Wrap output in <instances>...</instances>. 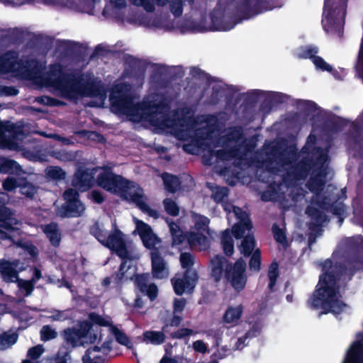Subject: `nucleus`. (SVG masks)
Instances as JSON below:
<instances>
[{"instance_id":"f257e3e1","label":"nucleus","mask_w":363,"mask_h":363,"mask_svg":"<svg viewBox=\"0 0 363 363\" xmlns=\"http://www.w3.org/2000/svg\"><path fill=\"white\" fill-rule=\"evenodd\" d=\"M131 87L127 84H118L110 94V102L113 111L125 115L134 123H141L143 125L152 128L157 133H169L181 140H189L191 143L184 144V151L191 154H201L206 164L216 161L229 160L238 155V149H233L240 143V131L235 130V135L222 140V145L212 141L213 133H210L208 123L201 121L199 124H189L182 120L176 121L167 114V108L161 102L159 95L148 96L141 104L135 103L132 97Z\"/></svg>"},{"instance_id":"f03ea898","label":"nucleus","mask_w":363,"mask_h":363,"mask_svg":"<svg viewBox=\"0 0 363 363\" xmlns=\"http://www.w3.org/2000/svg\"><path fill=\"white\" fill-rule=\"evenodd\" d=\"M97 174V184L105 190L115 194L130 203H135L148 216L157 218L159 213L146 203L143 189L135 183L116 175L108 169L97 168L86 172H77L73 180L74 186L83 191L93 184V174Z\"/></svg>"},{"instance_id":"7ed1b4c3","label":"nucleus","mask_w":363,"mask_h":363,"mask_svg":"<svg viewBox=\"0 0 363 363\" xmlns=\"http://www.w3.org/2000/svg\"><path fill=\"white\" fill-rule=\"evenodd\" d=\"M38 73L30 74L43 86L52 87L62 96L77 99L84 96L96 98L91 106H102L106 100V91L101 82L93 77H82L79 80L72 79L62 74L59 65H52L48 73L38 76Z\"/></svg>"},{"instance_id":"20e7f679","label":"nucleus","mask_w":363,"mask_h":363,"mask_svg":"<svg viewBox=\"0 0 363 363\" xmlns=\"http://www.w3.org/2000/svg\"><path fill=\"white\" fill-rule=\"evenodd\" d=\"M342 267L326 260L323 264V274L313 296L310 299L312 307L321 311L322 313L338 314L344 311L347 305L342 300L337 279Z\"/></svg>"},{"instance_id":"39448f33","label":"nucleus","mask_w":363,"mask_h":363,"mask_svg":"<svg viewBox=\"0 0 363 363\" xmlns=\"http://www.w3.org/2000/svg\"><path fill=\"white\" fill-rule=\"evenodd\" d=\"M194 226L187 238L183 235L177 224L171 223L169 224V230L172 235V245H178L184 242L199 250H205L209 246V241L206 235H210L208 228L209 219L203 216L192 214Z\"/></svg>"},{"instance_id":"423d86ee","label":"nucleus","mask_w":363,"mask_h":363,"mask_svg":"<svg viewBox=\"0 0 363 363\" xmlns=\"http://www.w3.org/2000/svg\"><path fill=\"white\" fill-rule=\"evenodd\" d=\"M222 206L228 213V220L232 216H235L238 219V223L233 225L232 231L237 239L244 237L240 245L238 246L241 254L245 256L250 255L255 248V239L250 233L252 229V224L247 213L240 208L235 207L230 203H222Z\"/></svg>"},{"instance_id":"0eeeda50","label":"nucleus","mask_w":363,"mask_h":363,"mask_svg":"<svg viewBox=\"0 0 363 363\" xmlns=\"http://www.w3.org/2000/svg\"><path fill=\"white\" fill-rule=\"evenodd\" d=\"M91 232L103 245L115 252L121 259H133L137 257L133 253L130 244L126 243L125 235L118 228H113L109 232L102 223H97Z\"/></svg>"},{"instance_id":"6e6552de","label":"nucleus","mask_w":363,"mask_h":363,"mask_svg":"<svg viewBox=\"0 0 363 363\" xmlns=\"http://www.w3.org/2000/svg\"><path fill=\"white\" fill-rule=\"evenodd\" d=\"M345 0H325L323 26L327 32L341 31L345 15Z\"/></svg>"},{"instance_id":"1a4fd4ad","label":"nucleus","mask_w":363,"mask_h":363,"mask_svg":"<svg viewBox=\"0 0 363 363\" xmlns=\"http://www.w3.org/2000/svg\"><path fill=\"white\" fill-rule=\"evenodd\" d=\"M180 262L182 267L186 270L182 277H176L172 279L174 290L177 295L191 292L198 279L196 271L190 268L194 264V257L190 253H182Z\"/></svg>"},{"instance_id":"9d476101","label":"nucleus","mask_w":363,"mask_h":363,"mask_svg":"<svg viewBox=\"0 0 363 363\" xmlns=\"http://www.w3.org/2000/svg\"><path fill=\"white\" fill-rule=\"evenodd\" d=\"M98 328L91 325L87 321H83L79 325V328H68L64 330L65 340L73 347L84 346L86 344L94 343L98 337Z\"/></svg>"},{"instance_id":"9b49d317","label":"nucleus","mask_w":363,"mask_h":363,"mask_svg":"<svg viewBox=\"0 0 363 363\" xmlns=\"http://www.w3.org/2000/svg\"><path fill=\"white\" fill-rule=\"evenodd\" d=\"M8 195L0 192V239L11 238L13 240L16 234L20 235V225L12 213L4 206L8 202Z\"/></svg>"},{"instance_id":"f8f14e48","label":"nucleus","mask_w":363,"mask_h":363,"mask_svg":"<svg viewBox=\"0 0 363 363\" xmlns=\"http://www.w3.org/2000/svg\"><path fill=\"white\" fill-rule=\"evenodd\" d=\"M8 195L0 192V239L11 238L13 240L16 234L20 235V225L12 213L4 206L8 202Z\"/></svg>"},{"instance_id":"ddd939ff","label":"nucleus","mask_w":363,"mask_h":363,"mask_svg":"<svg viewBox=\"0 0 363 363\" xmlns=\"http://www.w3.org/2000/svg\"><path fill=\"white\" fill-rule=\"evenodd\" d=\"M245 262L240 259L233 265L226 269L225 279L237 292L242 291L246 286L247 277L245 274Z\"/></svg>"},{"instance_id":"4468645a","label":"nucleus","mask_w":363,"mask_h":363,"mask_svg":"<svg viewBox=\"0 0 363 363\" xmlns=\"http://www.w3.org/2000/svg\"><path fill=\"white\" fill-rule=\"evenodd\" d=\"M65 203L58 211L62 217H77L82 215L85 207L78 199V194L73 189H68L64 193Z\"/></svg>"},{"instance_id":"2eb2a0df","label":"nucleus","mask_w":363,"mask_h":363,"mask_svg":"<svg viewBox=\"0 0 363 363\" xmlns=\"http://www.w3.org/2000/svg\"><path fill=\"white\" fill-rule=\"evenodd\" d=\"M90 320L92 323L100 326H107L108 330L112 333L116 340L121 345H124L130 348L132 346L128 337L122 332H121L117 328L111 325V320L109 317H102L99 315L91 313L89 315Z\"/></svg>"},{"instance_id":"dca6fc26","label":"nucleus","mask_w":363,"mask_h":363,"mask_svg":"<svg viewBox=\"0 0 363 363\" xmlns=\"http://www.w3.org/2000/svg\"><path fill=\"white\" fill-rule=\"evenodd\" d=\"M133 220L135 224L134 232L140 235L145 247L149 249L154 248L160 242V239L153 233L149 225L136 218H133Z\"/></svg>"},{"instance_id":"f3484780","label":"nucleus","mask_w":363,"mask_h":363,"mask_svg":"<svg viewBox=\"0 0 363 363\" xmlns=\"http://www.w3.org/2000/svg\"><path fill=\"white\" fill-rule=\"evenodd\" d=\"M130 1L136 5L144 8L147 11H152L155 9L156 5H164L168 0H130ZM171 11L175 16H179L182 13V6L181 0H169Z\"/></svg>"},{"instance_id":"a211bd4d","label":"nucleus","mask_w":363,"mask_h":363,"mask_svg":"<svg viewBox=\"0 0 363 363\" xmlns=\"http://www.w3.org/2000/svg\"><path fill=\"white\" fill-rule=\"evenodd\" d=\"M111 341H106L101 347L88 349L83 356V363H102L111 350Z\"/></svg>"},{"instance_id":"6ab92c4d","label":"nucleus","mask_w":363,"mask_h":363,"mask_svg":"<svg viewBox=\"0 0 363 363\" xmlns=\"http://www.w3.org/2000/svg\"><path fill=\"white\" fill-rule=\"evenodd\" d=\"M152 274L154 278L158 279H167L169 277L167 263L161 257L157 249L151 252Z\"/></svg>"},{"instance_id":"aec40b11","label":"nucleus","mask_w":363,"mask_h":363,"mask_svg":"<svg viewBox=\"0 0 363 363\" xmlns=\"http://www.w3.org/2000/svg\"><path fill=\"white\" fill-rule=\"evenodd\" d=\"M26 69L17 61L14 52L6 54L0 59V72H13L16 74H23Z\"/></svg>"},{"instance_id":"412c9836","label":"nucleus","mask_w":363,"mask_h":363,"mask_svg":"<svg viewBox=\"0 0 363 363\" xmlns=\"http://www.w3.org/2000/svg\"><path fill=\"white\" fill-rule=\"evenodd\" d=\"M25 269L23 264L18 260L13 262L7 261L0 262V272L2 277L6 281L14 282L18 279V273Z\"/></svg>"},{"instance_id":"4be33fe9","label":"nucleus","mask_w":363,"mask_h":363,"mask_svg":"<svg viewBox=\"0 0 363 363\" xmlns=\"http://www.w3.org/2000/svg\"><path fill=\"white\" fill-rule=\"evenodd\" d=\"M342 363H363V333L357 335L356 340L347 350Z\"/></svg>"},{"instance_id":"5701e85b","label":"nucleus","mask_w":363,"mask_h":363,"mask_svg":"<svg viewBox=\"0 0 363 363\" xmlns=\"http://www.w3.org/2000/svg\"><path fill=\"white\" fill-rule=\"evenodd\" d=\"M243 314V306L241 304L228 306L223 313V321L230 327L237 325Z\"/></svg>"},{"instance_id":"b1692460","label":"nucleus","mask_w":363,"mask_h":363,"mask_svg":"<svg viewBox=\"0 0 363 363\" xmlns=\"http://www.w3.org/2000/svg\"><path fill=\"white\" fill-rule=\"evenodd\" d=\"M18 131L13 130V125H8L6 128H0V147L15 149L18 145L16 138H18L16 134Z\"/></svg>"},{"instance_id":"393cba45","label":"nucleus","mask_w":363,"mask_h":363,"mask_svg":"<svg viewBox=\"0 0 363 363\" xmlns=\"http://www.w3.org/2000/svg\"><path fill=\"white\" fill-rule=\"evenodd\" d=\"M210 266L211 269V276L216 281H218L223 277V271L225 270V273L227 267H230L232 264H230L225 258L220 256H216L211 259Z\"/></svg>"},{"instance_id":"a878e982","label":"nucleus","mask_w":363,"mask_h":363,"mask_svg":"<svg viewBox=\"0 0 363 363\" xmlns=\"http://www.w3.org/2000/svg\"><path fill=\"white\" fill-rule=\"evenodd\" d=\"M167 326V325L164 326L162 331L147 330L144 332L143 341L147 344L154 345H159L164 343L166 340L164 331Z\"/></svg>"},{"instance_id":"bb28decb","label":"nucleus","mask_w":363,"mask_h":363,"mask_svg":"<svg viewBox=\"0 0 363 363\" xmlns=\"http://www.w3.org/2000/svg\"><path fill=\"white\" fill-rule=\"evenodd\" d=\"M41 228L52 245L57 246L60 244L61 235L56 224L42 225Z\"/></svg>"},{"instance_id":"cd10ccee","label":"nucleus","mask_w":363,"mask_h":363,"mask_svg":"<svg viewBox=\"0 0 363 363\" xmlns=\"http://www.w3.org/2000/svg\"><path fill=\"white\" fill-rule=\"evenodd\" d=\"M147 275H140L136 279V282L140 291L145 293L151 300H153L157 296V289L155 284H146Z\"/></svg>"},{"instance_id":"c85d7f7f","label":"nucleus","mask_w":363,"mask_h":363,"mask_svg":"<svg viewBox=\"0 0 363 363\" xmlns=\"http://www.w3.org/2000/svg\"><path fill=\"white\" fill-rule=\"evenodd\" d=\"M186 306V301L184 298L175 299L174 303V316L170 320L169 325L172 326H177L182 321L180 314Z\"/></svg>"},{"instance_id":"c756f323","label":"nucleus","mask_w":363,"mask_h":363,"mask_svg":"<svg viewBox=\"0 0 363 363\" xmlns=\"http://www.w3.org/2000/svg\"><path fill=\"white\" fill-rule=\"evenodd\" d=\"M162 178L163 179L164 188L168 191L173 193L178 189L180 182L177 177L165 173L162 175Z\"/></svg>"},{"instance_id":"7c9ffc66","label":"nucleus","mask_w":363,"mask_h":363,"mask_svg":"<svg viewBox=\"0 0 363 363\" xmlns=\"http://www.w3.org/2000/svg\"><path fill=\"white\" fill-rule=\"evenodd\" d=\"M223 250L227 255H231L234 251V243L229 230H225L222 235Z\"/></svg>"},{"instance_id":"2f4dec72","label":"nucleus","mask_w":363,"mask_h":363,"mask_svg":"<svg viewBox=\"0 0 363 363\" xmlns=\"http://www.w3.org/2000/svg\"><path fill=\"white\" fill-rule=\"evenodd\" d=\"M18 340V335L15 333H4L0 336V350H6L14 345Z\"/></svg>"},{"instance_id":"473e14b6","label":"nucleus","mask_w":363,"mask_h":363,"mask_svg":"<svg viewBox=\"0 0 363 363\" xmlns=\"http://www.w3.org/2000/svg\"><path fill=\"white\" fill-rule=\"evenodd\" d=\"M44 352V349L42 345H37L31 347L28 351V357L29 359H25L22 363H39L36 361Z\"/></svg>"},{"instance_id":"72a5a7b5","label":"nucleus","mask_w":363,"mask_h":363,"mask_svg":"<svg viewBox=\"0 0 363 363\" xmlns=\"http://www.w3.org/2000/svg\"><path fill=\"white\" fill-rule=\"evenodd\" d=\"M18 164L13 160L0 157V173H9L17 171Z\"/></svg>"},{"instance_id":"f704fd0d","label":"nucleus","mask_w":363,"mask_h":363,"mask_svg":"<svg viewBox=\"0 0 363 363\" xmlns=\"http://www.w3.org/2000/svg\"><path fill=\"white\" fill-rule=\"evenodd\" d=\"M317 52L318 50L316 48L307 45L298 48L296 50L295 55L299 58L312 59Z\"/></svg>"},{"instance_id":"c9c22d12","label":"nucleus","mask_w":363,"mask_h":363,"mask_svg":"<svg viewBox=\"0 0 363 363\" xmlns=\"http://www.w3.org/2000/svg\"><path fill=\"white\" fill-rule=\"evenodd\" d=\"M306 213L314 220V225H320L325 221V217L320 209L310 206L308 208Z\"/></svg>"},{"instance_id":"e433bc0d","label":"nucleus","mask_w":363,"mask_h":363,"mask_svg":"<svg viewBox=\"0 0 363 363\" xmlns=\"http://www.w3.org/2000/svg\"><path fill=\"white\" fill-rule=\"evenodd\" d=\"M261 330L260 326L253 327L250 331H248L245 336L240 337L236 344L235 348L237 350H242L246 345V340L248 337H252L257 335Z\"/></svg>"},{"instance_id":"4c0bfd02","label":"nucleus","mask_w":363,"mask_h":363,"mask_svg":"<svg viewBox=\"0 0 363 363\" xmlns=\"http://www.w3.org/2000/svg\"><path fill=\"white\" fill-rule=\"evenodd\" d=\"M46 175L52 179L60 180L65 178V172L57 167H50L45 170Z\"/></svg>"},{"instance_id":"58836bf2","label":"nucleus","mask_w":363,"mask_h":363,"mask_svg":"<svg viewBox=\"0 0 363 363\" xmlns=\"http://www.w3.org/2000/svg\"><path fill=\"white\" fill-rule=\"evenodd\" d=\"M51 314L47 318L55 321H64L70 318V312L68 311H52L50 312Z\"/></svg>"},{"instance_id":"ea45409f","label":"nucleus","mask_w":363,"mask_h":363,"mask_svg":"<svg viewBox=\"0 0 363 363\" xmlns=\"http://www.w3.org/2000/svg\"><path fill=\"white\" fill-rule=\"evenodd\" d=\"M279 276L278 265L276 263H272L269 269L268 277L269 279V288L272 290L276 284L277 279Z\"/></svg>"},{"instance_id":"a19ab883","label":"nucleus","mask_w":363,"mask_h":363,"mask_svg":"<svg viewBox=\"0 0 363 363\" xmlns=\"http://www.w3.org/2000/svg\"><path fill=\"white\" fill-rule=\"evenodd\" d=\"M212 196L216 202H220L228 195V189L225 187L213 186L211 189Z\"/></svg>"},{"instance_id":"79ce46f5","label":"nucleus","mask_w":363,"mask_h":363,"mask_svg":"<svg viewBox=\"0 0 363 363\" xmlns=\"http://www.w3.org/2000/svg\"><path fill=\"white\" fill-rule=\"evenodd\" d=\"M311 60L316 69L327 72L332 71V67L328 64L323 58L315 56V55Z\"/></svg>"},{"instance_id":"37998d69","label":"nucleus","mask_w":363,"mask_h":363,"mask_svg":"<svg viewBox=\"0 0 363 363\" xmlns=\"http://www.w3.org/2000/svg\"><path fill=\"white\" fill-rule=\"evenodd\" d=\"M260 252L258 249L255 250L250 261V268L251 270L258 272L260 269Z\"/></svg>"},{"instance_id":"c03bdc74","label":"nucleus","mask_w":363,"mask_h":363,"mask_svg":"<svg viewBox=\"0 0 363 363\" xmlns=\"http://www.w3.org/2000/svg\"><path fill=\"white\" fill-rule=\"evenodd\" d=\"M41 338L44 341L50 340L57 336V333L55 330L48 325L43 327L40 331Z\"/></svg>"},{"instance_id":"a18cd8bd","label":"nucleus","mask_w":363,"mask_h":363,"mask_svg":"<svg viewBox=\"0 0 363 363\" xmlns=\"http://www.w3.org/2000/svg\"><path fill=\"white\" fill-rule=\"evenodd\" d=\"M18 284L20 290L24 291L26 296H29L33 290L34 284L30 280H18Z\"/></svg>"},{"instance_id":"49530a36","label":"nucleus","mask_w":363,"mask_h":363,"mask_svg":"<svg viewBox=\"0 0 363 363\" xmlns=\"http://www.w3.org/2000/svg\"><path fill=\"white\" fill-rule=\"evenodd\" d=\"M16 245L25 251L28 252V253L33 257H35L38 254L37 248L29 242H23L21 241L17 242Z\"/></svg>"},{"instance_id":"de8ad7c7","label":"nucleus","mask_w":363,"mask_h":363,"mask_svg":"<svg viewBox=\"0 0 363 363\" xmlns=\"http://www.w3.org/2000/svg\"><path fill=\"white\" fill-rule=\"evenodd\" d=\"M164 206L166 211L172 216L177 215L179 212V208L176 203L170 199H164Z\"/></svg>"},{"instance_id":"09e8293b","label":"nucleus","mask_w":363,"mask_h":363,"mask_svg":"<svg viewBox=\"0 0 363 363\" xmlns=\"http://www.w3.org/2000/svg\"><path fill=\"white\" fill-rule=\"evenodd\" d=\"M36 188L30 183H26L21 186V194L28 197H33L36 193Z\"/></svg>"},{"instance_id":"8fccbe9b","label":"nucleus","mask_w":363,"mask_h":363,"mask_svg":"<svg viewBox=\"0 0 363 363\" xmlns=\"http://www.w3.org/2000/svg\"><path fill=\"white\" fill-rule=\"evenodd\" d=\"M192 348L197 352L206 353L208 352V346L203 340H196L193 342Z\"/></svg>"},{"instance_id":"3c124183","label":"nucleus","mask_w":363,"mask_h":363,"mask_svg":"<svg viewBox=\"0 0 363 363\" xmlns=\"http://www.w3.org/2000/svg\"><path fill=\"white\" fill-rule=\"evenodd\" d=\"M273 232L276 240L281 244H284L286 241V236L284 231L276 226L273 227Z\"/></svg>"},{"instance_id":"603ef678","label":"nucleus","mask_w":363,"mask_h":363,"mask_svg":"<svg viewBox=\"0 0 363 363\" xmlns=\"http://www.w3.org/2000/svg\"><path fill=\"white\" fill-rule=\"evenodd\" d=\"M110 5L106 6L104 13L109 12V6H113L116 9H122L126 6V0H109Z\"/></svg>"},{"instance_id":"864d4df0","label":"nucleus","mask_w":363,"mask_h":363,"mask_svg":"<svg viewBox=\"0 0 363 363\" xmlns=\"http://www.w3.org/2000/svg\"><path fill=\"white\" fill-rule=\"evenodd\" d=\"M203 30V29L201 26H195L194 24H193L192 22H189V21L186 23V27L182 28L181 29V31L182 33H186V32H189V31L202 32Z\"/></svg>"},{"instance_id":"5fc2aeb1","label":"nucleus","mask_w":363,"mask_h":363,"mask_svg":"<svg viewBox=\"0 0 363 363\" xmlns=\"http://www.w3.org/2000/svg\"><path fill=\"white\" fill-rule=\"evenodd\" d=\"M18 186L16 180L13 178H8L3 184L4 189L7 191H12Z\"/></svg>"},{"instance_id":"6e6d98bb","label":"nucleus","mask_w":363,"mask_h":363,"mask_svg":"<svg viewBox=\"0 0 363 363\" xmlns=\"http://www.w3.org/2000/svg\"><path fill=\"white\" fill-rule=\"evenodd\" d=\"M193 333V330L188 328H182L178 330L174 334H172V337L175 338H182L184 337L190 335Z\"/></svg>"},{"instance_id":"4d7b16f0","label":"nucleus","mask_w":363,"mask_h":363,"mask_svg":"<svg viewBox=\"0 0 363 363\" xmlns=\"http://www.w3.org/2000/svg\"><path fill=\"white\" fill-rule=\"evenodd\" d=\"M91 199L96 203H100L104 201L101 194L97 191H93L91 193Z\"/></svg>"},{"instance_id":"13d9d810","label":"nucleus","mask_w":363,"mask_h":363,"mask_svg":"<svg viewBox=\"0 0 363 363\" xmlns=\"http://www.w3.org/2000/svg\"><path fill=\"white\" fill-rule=\"evenodd\" d=\"M41 278V272L38 269H34V276L32 278V279L30 280L34 284H36V282Z\"/></svg>"},{"instance_id":"bf43d9fd","label":"nucleus","mask_w":363,"mask_h":363,"mask_svg":"<svg viewBox=\"0 0 363 363\" xmlns=\"http://www.w3.org/2000/svg\"><path fill=\"white\" fill-rule=\"evenodd\" d=\"M160 363H178L175 359L164 357Z\"/></svg>"},{"instance_id":"052dcab7","label":"nucleus","mask_w":363,"mask_h":363,"mask_svg":"<svg viewBox=\"0 0 363 363\" xmlns=\"http://www.w3.org/2000/svg\"><path fill=\"white\" fill-rule=\"evenodd\" d=\"M338 205H339L338 209L333 208V211L334 213L340 216L344 212V207L341 203H339Z\"/></svg>"},{"instance_id":"680f3d73","label":"nucleus","mask_w":363,"mask_h":363,"mask_svg":"<svg viewBox=\"0 0 363 363\" xmlns=\"http://www.w3.org/2000/svg\"><path fill=\"white\" fill-rule=\"evenodd\" d=\"M126 264H127V262H124L122 263L121 266V268H120V274H121V276H123L124 275V269L126 266Z\"/></svg>"},{"instance_id":"e2e57ef3","label":"nucleus","mask_w":363,"mask_h":363,"mask_svg":"<svg viewBox=\"0 0 363 363\" xmlns=\"http://www.w3.org/2000/svg\"><path fill=\"white\" fill-rule=\"evenodd\" d=\"M318 185V186L317 188L315 186H313V182H311V184H310V186L313 189V190H317V191L320 188V186H322L323 184L320 183Z\"/></svg>"},{"instance_id":"0e129e2a","label":"nucleus","mask_w":363,"mask_h":363,"mask_svg":"<svg viewBox=\"0 0 363 363\" xmlns=\"http://www.w3.org/2000/svg\"><path fill=\"white\" fill-rule=\"evenodd\" d=\"M84 12H86V13H91L93 12V9L91 8V7H89V8H84L82 10Z\"/></svg>"},{"instance_id":"69168bd1","label":"nucleus","mask_w":363,"mask_h":363,"mask_svg":"<svg viewBox=\"0 0 363 363\" xmlns=\"http://www.w3.org/2000/svg\"><path fill=\"white\" fill-rule=\"evenodd\" d=\"M103 285L106 286H108L109 284H110V280H109V278H106L104 279L103 282H102Z\"/></svg>"},{"instance_id":"338daca9","label":"nucleus","mask_w":363,"mask_h":363,"mask_svg":"<svg viewBox=\"0 0 363 363\" xmlns=\"http://www.w3.org/2000/svg\"><path fill=\"white\" fill-rule=\"evenodd\" d=\"M135 306L138 307V308H140L142 307V302L140 299H137L135 301Z\"/></svg>"},{"instance_id":"774afa93","label":"nucleus","mask_w":363,"mask_h":363,"mask_svg":"<svg viewBox=\"0 0 363 363\" xmlns=\"http://www.w3.org/2000/svg\"><path fill=\"white\" fill-rule=\"evenodd\" d=\"M286 300H287V301H288V302H289V303L292 302V301H293V295H291V294H288V295L286 296Z\"/></svg>"}]
</instances>
